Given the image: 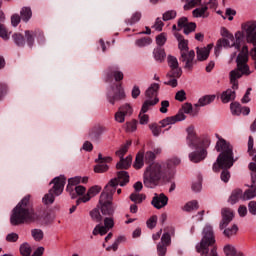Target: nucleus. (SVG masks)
I'll return each instance as SVG.
<instances>
[{"instance_id":"nucleus-12","label":"nucleus","mask_w":256,"mask_h":256,"mask_svg":"<svg viewBox=\"0 0 256 256\" xmlns=\"http://www.w3.org/2000/svg\"><path fill=\"white\" fill-rule=\"evenodd\" d=\"M121 99H125V90L123 86L119 83H115L111 85L107 90V100L111 105H115L117 101H121Z\"/></svg>"},{"instance_id":"nucleus-39","label":"nucleus","mask_w":256,"mask_h":256,"mask_svg":"<svg viewBox=\"0 0 256 256\" xmlns=\"http://www.w3.org/2000/svg\"><path fill=\"white\" fill-rule=\"evenodd\" d=\"M129 147H131V141L126 142L118 151H116V155L120 157V159H123L125 153L129 151Z\"/></svg>"},{"instance_id":"nucleus-54","label":"nucleus","mask_w":256,"mask_h":256,"mask_svg":"<svg viewBox=\"0 0 256 256\" xmlns=\"http://www.w3.org/2000/svg\"><path fill=\"white\" fill-rule=\"evenodd\" d=\"M195 29H197V24L190 22L184 27V34L189 35V33H193Z\"/></svg>"},{"instance_id":"nucleus-20","label":"nucleus","mask_w":256,"mask_h":256,"mask_svg":"<svg viewBox=\"0 0 256 256\" xmlns=\"http://www.w3.org/2000/svg\"><path fill=\"white\" fill-rule=\"evenodd\" d=\"M185 119H187V116H185L182 112H178L174 116H170L161 120L160 125L162 128H165L168 125H175V123H178V121H185Z\"/></svg>"},{"instance_id":"nucleus-4","label":"nucleus","mask_w":256,"mask_h":256,"mask_svg":"<svg viewBox=\"0 0 256 256\" xmlns=\"http://www.w3.org/2000/svg\"><path fill=\"white\" fill-rule=\"evenodd\" d=\"M220 35L223 38L217 41L216 46L214 48V53L216 57H219V55H221L223 47L224 49H231V47H234L237 50L241 49V42L243 40H239L238 37L233 36V34H231V32L227 30V28H221Z\"/></svg>"},{"instance_id":"nucleus-14","label":"nucleus","mask_w":256,"mask_h":256,"mask_svg":"<svg viewBox=\"0 0 256 256\" xmlns=\"http://www.w3.org/2000/svg\"><path fill=\"white\" fill-rule=\"evenodd\" d=\"M113 227H115V221L112 217H107L104 219V226H101L100 224L96 225L92 233L93 235H107Z\"/></svg>"},{"instance_id":"nucleus-18","label":"nucleus","mask_w":256,"mask_h":256,"mask_svg":"<svg viewBox=\"0 0 256 256\" xmlns=\"http://www.w3.org/2000/svg\"><path fill=\"white\" fill-rule=\"evenodd\" d=\"M188 157L191 163H201L207 157V149L206 147L195 149Z\"/></svg>"},{"instance_id":"nucleus-33","label":"nucleus","mask_w":256,"mask_h":256,"mask_svg":"<svg viewBox=\"0 0 256 256\" xmlns=\"http://www.w3.org/2000/svg\"><path fill=\"white\" fill-rule=\"evenodd\" d=\"M251 189H248L244 193V199L249 201L250 199H255L256 197V184H251Z\"/></svg>"},{"instance_id":"nucleus-64","label":"nucleus","mask_w":256,"mask_h":256,"mask_svg":"<svg viewBox=\"0 0 256 256\" xmlns=\"http://www.w3.org/2000/svg\"><path fill=\"white\" fill-rule=\"evenodd\" d=\"M248 209H249V213H251V215H256V202L250 201L248 204Z\"/></svg>"},{"instance_id":"nucleus-26","label":"nucleus","mask_w":256,"mask_h":256,"mask_svg":"<svg viewBox=\"0 0 256 256\" xmlns=\"http://www.w3.org/2000/svg\"><path fill=\"white\" fill-rule=\"evenodd\" d=\"M133 161V157L127 156L125 159L120 158V161L116 164L118 169H129L131 167V163Z\"/></svg>"},{"instance_id":"nucleus-30","label":"nucleus","mask_w":256,"mask_h":256,"mask_svg":"<svg viewBox=\"0 0 256 256\" xmlns=\"http://www.w3.org/2000/svg\"><path fill=\"white\" fill-rule=\"evenodd\" d=\"M241 197H243V191L242 190H234L229 198V202L231 203V205H235V203H238L239 199H241Z\"/></svg>"},{"instance_id":"nucleus-50","label":"nucleus","mask_w":256,"mask_h":256,"mask_svg":"<svg viewBox=\"0 0 256 256\" xmlns=\"http://www.w3.org/2000/svg\"><path fill=\"white\" fill-rule=\"evenodd\" d=\"M122 241H125V237L123 236L118 237L111 246H108L106 248L107 251H111V249L114 251H117V249H119V243H121Z\"/></svg>"},{"instance_id":"nucleus-63","label":"nucleus","mask_w":256,"mask_h":256,"mask_svg":"<svg viewBox=\"0 0 256 256\" xmlns=\"http://www.w3.org/2000/svg\"><path fill=\"white\" fill-rule=\"evenodd\" d=\"M169 80L164 82V85H169L170 87H177L178 82L177 79H179V77H167Z\"/></svg>"},{"instance_id":"nucleus-28","label":"nucleus","mask_w":256,"mask_h":256,"mask_svg":"<svg viewBox=\"0 0 256 256\" xmlns=\"http://www.w3.org/2000/svg\"><path fill=\"white\" fill-rule=\"evenodd\" d=\"M197 209H199V202H197V200L187 202L182 207V210H184L186 213H191V211H197Z\"/></svg>"},{"instance_id":"nucleus-16","label":"nucleus","mask_w":256,"mask_h":256,"mask_svg":"<svg viewBox=\"0 0 256 256\" xmlns=\"http://www.w3.org/2000/svg\"><path fill=\"white\" fill-rule=\"evenodd\" d=\"M168 66L170 71L166 77H181L183 75V70L179 67V60L174 56H168Z\"/></svg>"},{"instance_id":"nucleus-10","label":"nucleus","mask_w":256,"mask_h":256,"mask_svg":"<svg viewBox=\"0 0 256 256\" xmlns=\"http://www.w3.org/2000/svg\"><path fill=\"white\" fill-rule=\"evenodd\" d=\"M186 132V145H188L190 149H201L203 147H209V145H211V139L209 137L201 140V138L197 136V133H195V127H188L186 129Z\"/></svg>"},{"instance_id":"nucleus-21","label":"nucleus","mask_w":256,"mask_h":256,"mask_svg":"<svg viewBox=\"0 0 256 256\" xmlns=\"http://www.w3.org/2000/svg\"><path fill=\"white\" fill-rule=\"evenodd\" d=\"M101 192V187L99 186H92L87 193L82 196L81 198H79L77 200V205H79V203H87L89 201H91V199H93V197H95L96 195H99V193Z\"/></svg>"},{"instance_id":"nucleus-23","label":"nucleus","mask_w":256,"mask_h":256,"mask_svg":"<svg viewBox=\"0 0 256 256\" xmlns=\"http://www.w3.org/2000/svg\"><path fill=\"white\" fill-rule=\"evenodd\" d=\"M211 49H213V44H208L206 47L203 48H197L196 53L198 61H207V59H209Z\"/></svg>"},{"instance_id":"nucleus-1","label":"nucleus","mask_w":256,"mask_h":256,"mask_svg":"<svg viewBox=\"0 0 256 256\" xmlns=\"http://www.w3.org/2000/svg\"><path fill=\"white\" fill-rule=\"evenodd\" d=\"M248 62L249 48L247 46H243L241 52L236 58V69L230 71V83L232 85V89H227L222 93V103H229L230 101H234L236 97L235 91L239 89V81H237V79H241L243 75L249 77V75L253 73V70H251V68L247 64Z\"/></svg>"},{"instance_id":"nucleus-36","label":"nucleus","mask_w":256,"mask_h":256,"mask_svg":"<svg viewBox=\"0 0 256 256\" xmlns=\"http://www.w3.org/2000/svg\"><path fill=\"white\" fill-rule=\"evenodd\" d=\"M37 36V34L33 31H25V38L27 41V45L29 47H33V44L35 43V37Z\"/></svg>"},{"instance_id":"nucleus-29","label":"nucleus","mask_w":256,"mask_h":256,"mask_svg":"<svg viewBox=\"0 0 256 256\" xmlns=\"http://www.w3.org/2000/svg\"><path fill=\"white\" fill-rule=\"evenodd\" d=\"M145 165V154L143 152H138L134 162V169H142Z\"/></svg>"},{"instance_id":"nucleus-38","label":"nucleus","mask_w":256,"mask_h":256,"mask_svg":"<svg viewBox=\"0 0 256 256\" xmlns=\"http://www.w3.org/2000/svg\"><path fill=\"white\" fill-rule=\"evenodd\" d=\"M153 40L149 37L141 38L135 41L136 47H147V45H151Z\"/></svg>"},{"instance_id":"nucleus-48","label":"nucleus","mask_w":256,"mask_h":256,"mask_svg":"<svg viewBox=\"0 0 256 256\" xmlns=\"http://www.w3.org/2000/svg\"><path fill=\"white\" fill-rule=\"evenodd\" d=\"M12 39L14 43L18 45V47H23V45H25V38L21 34H14Z\"/></svg>"},{"instance_id":"nucleus-51","label":"nucleus","mask_w":256,"mask_h":256,"mask_svg":"<svg viewBox=\"0 0 256 256\" xmlns=\"http://www.w3.org/2000/svg\"><path fill=\"white\" fill-rule=\"evenodd\" d=\"M175 17H177V12L175 10H169L163 14V21H171Z\"/></svg>"},{"instance_id":"nucleus-46","label":"nucleus","mask_w":256,"mask_h":256,"mask_svg":"<svg viewBox=\"0 0 256 256\" xmlns=\"http://www.w3.org/2000/svg\"><path fill=\"white\" fill-rule=\"evenodd\" d=\"M201 1L202 0H187V4L184 5L185 11H189V9L201 5Z\"/></svg>"},{"instance_id":"nucleus-45","label":"nucleus","mask_w":256,"mask_h":256,"mask_svg":"<svg viewBox=\"0 0 256 256\" xmlns=\"http://www.w3.org/2000/svg\"><path fill=\"white\" fill-rule=\"evenodd\" d=\"M248 153L251 157H253V161L256 162V152L253 149V136H250L248 140Z\"/></svg>"},{"instance_id":"nucleus-52","label":"nucleus","mask_w":256,"mask_h":256,"mask_svg":"<svg viewBox=\"0 0 256 256\" xmlns=\"http://www.w3.org/2000/svg\"><path fill=\"white\" fill-rule=\"evenodd\" d=\"M154 58L156 61H163L165 59V50L156 49L153 52Z\"/></svg>"},{"instance_id":"nucleus-17","label":"nucleus","mask_w":256,"mask_h":256,"mask_svg":"<svg viewBox=\"0 0 256 256\" xmlns=\"http://www.w3.org/2000/svg\"><path fill=\"white\" fill-rule=\"evenodd\" d=\"M171 245V235L164 233L161 237L160 243L157 245V253L159 256H165L167 253V247Z\"/></svg>"},{"instance_id":"nucleus-62","label":"nucleus","mask_w":256,"mask_h":256,"mask_svg":"<svg viewBox=\"0 0 256 256\" xmlns=\"http://www.w3.org/2000/svg\"><path fill=\"white\" fill-rule=\"evenodd\" d=\"M164 25H165V23H163L161 18H157L155 21V24L153 25V29H155V31H163Z\"/></svg>"},{"instance_id":"nucleus-56","label":"nucleus","mask_w":256,"mask_h":256,"mask_svg":"<svg viewBox=\"0 0 256 256\" xmlns=\"http://www.w3.org/2000/svg\"><path fill=\"white\" fill-rule=\"evenodd\" d=\"M79 183H81V177L75 176L73 178H70L68 179L67 189H69V187H75V185H79Z\"/></svg>"},{"instance_id":"nucleus-42","label":"nucleus","mask_w":256,"mask_h":256,"mask_svg":"<svg viewBox=\"0 0 256 256\" xmlns=\"http://www.w3.org/2000/svg\"><path fill=\"white\" fill-rule=\"evenodd\" d=\"M90 217L96 223H100V221H102V219H103V217L101 216V213L99 212V209H97V208L90 211Z\"/></svg>"},{"instance_id":"nucleus-7","label":"nucleus","mask_w":256,"mask_h":256,"mask_svg":"<svg viewBox=\"0 0 256 256\" xmlns=\"http://www.w3.org/2000/svg\"><path fill=\"white\" fill-rule=\"evenodd\" d=\"M127 183H129V173L120 171L117 173L116 178L109 181L100 195H105L106 199L113 201V195H115V192L117 191V186L120 185V187H125Z\"/></svg>"},{"instance_id":"nucleus-35","label":"nucleus","mask_w":256,"mask_h":256,"mask_svg":"<svg viewBox=\"0 0 256 256\" xmlns=\"http://www.w3.org/2000/svg\"><path fill=\"white\" fill-rule=\"evenodd\" d=\"M209 9V7L207 6H203L201 8H196L193 10L192 15L193 17L199 18V17H207V15L205 13H207V10Z\"/></svg>"},{"instance_id":"nucleus-55","label":"nucleus","mask_w":256,"mask_h":256,"mask_svg":"<svg viewBox=\"0 0 256 256\" xmlns=\"http://www.w3.org/2000/svg\"><path fill=\"white\" fill-rule=\"evenodd\" d=\"M0 37L1 39H4V41H8L10 34L7 31V28H5V25L0 24Z\"/></svg>"},{"instance_id":"nucleus-25","label":"nucleus","mask_w":256,"mask_h":256,"mask_svg":"<svg viewBox=\"0 0 256 256\" xmlns=\"http://www.w3.org/2000/svg\"><path fill=\"white\" fill-rule=\"evenodd\" d=\"M215 101V95H205L199 98L198 102L194 104V107H207Z\"/></svg>"},{"instance_id":"nucleus-59","label":"nucleus","mask_w":256,"mask_h":256,"mask_svg":"<svg viewBox=\"0 0 256 256\" xmlns=\"http://www.w3.org/2000/svg\"><path fill=\"white\" fill-rule=\"evenodd\" d=\"M176 101L183 102L187 99V93H185V90H179L175 95Z\"/></svg>"},{"instance_id":"nucleus-53","label":"nucleus","mask_w":256,"mask_h":256,"mask_svg":"<svg viewBox=\"0 0 256 256\" xmlns=\"http://www.w3.org/2000/svg\"><path fill=\"white\" fill-rule=\"evenodd\" d=\"M156 43L159 45V47H163L165 43H167V34L161 33L156 37Z\"/></svg>"},{"instance_id":"nucleus-19","label":"nucleus","mask_w":256,"mask_h":256,"mask_svg":"<svg viewBox=\"0 0 256 256\" xmlns=\"http://www.w3.org/2000/svg\"><path fill=\"white\" fill-rule=\"evenodd\" d=\"M167 203H169V198L164 193H155L151 201V205L155 209H163V207H167Z\"/></svg>"},{"instance_id":"nucleus-8","label":"nucleus","mask_w":256,"mask_h":256,"mask_svg":"<svg viewBox=\"0 0 256 256\" xmlns=\"http://www.w3.org/2000/svg\"><path fill=\"white\" fill-rule=\"evenodd\" d=\"M221 215H222V220L220 221L219 229L221 231H223L224 229L223 231L224 237H227L228 239H231V237H235V235H237V231H239V227H237V225L234 224L231 227L227 228L229 223H231V221H233V218L235 217V214H233V210L229 208H224L221 211Z\"/></svg>"},{"instance_id":"nucleus-47","label":"nucleus","mask_w":256,"mask_h":256,"mask_svg":"<svg viewBox=\"0 0 256 256\" xmlns=\"http://www.w3.org/2000/svg\"><path fill=\"white\" fill-rule=\"evenodd\" d=\"M20 253L23 256H29L31 255V245H29V243H23L20 246Z\"/></svg>"},{"instance_id":"nucleus-41","label":"nucleus","mask_w":256,"mask_h":256,"mask_svg":"<svg viewBox=\"0 0 256 256\" xmlns=\"http://www.w3.org/2000/svg\"><path fill=\"white\" fill-rule=\"evenodd\" d=\"M109 170V166L103 162L98 161V165L94 166L95 173H105Z\"/></svg>"},{"instance_id":"nucleus-31","label":"nucleus","mask_w":256,"mask_h":256,"mask_svg":"<svg viewBox=\"0 0 256 256\" xmlns=\"http://www.w3.org/2000/svg\"><path fill=\"white\" fill-rule=\"evenodd\" d=\"M224 253L226 256H243V253H241V252L237 253L235 246L230 245V244H228L224 247Z\"/></svg>"},{"instance_id":"nucleus-27","label":"nucleus","mask_w":256,"mask_h":256,"mask_svg":"<svg viewBox=\"0 0 256 256\" xmlns=\"http://www.w3.org/2000/svg\"><path fill=\"white\" fill-rule=\"evenodd\" d=\"M20 17L22 21L27 23L31 19V17H33V11L31 10V7H23L20 10Z\"/></svg>"},{"instance_id":"nucleus-13","label":"nucleus","mask_w":256,"mask_h":256,"mask_svg":"<svg viewBox=\"0 0 256 256\" xmlns=\"http://www.w3.org/2000/svg\"><path fill=\"white\" fill-rule=\"evenodd\" d=\"M180 61L184 63V69L193 71V67H195V51L188 50L187 52H182L180 54Z\"/></svg>"},{"instance_id":"nucleus-11","label":"nucleus","mask_w":256,"mask_h":256,"mask_svg":"<svg viewBox=\"0 0 256 256\" xmlns=\"http://www.w3.org/2000/svg\"><path fill=\"white\" fill-rule=\"evenodd\" d=\"M159 83H152L145 91L146 100L143 102V111H149L151 107H155L159 103Z\"/></svg>"},{"instance_id":"nucleus-49","label":"nucleus","mask_w":256,"mask_h":256,"mask_svg":"<svg viewBox=\"0 0 256 256\" xmlns=\"http://www.w3.org/2000/svg\"><path fill=\"white\" fill-rule=\"evenodd\" d=\"M119 111H121L124 116L129 117L133 113V108H131V105L125 104L119 108Z\"/></svg>"},{"instance_id":"nucleus-61","label":"nucleus","mask_w":256,"mask_h":256,"mask_svg":"<svg viewBox=\"0 0 256 256\" xmlns=\"http://www.w3.org/2000/svg\"><path fill=\"white\" fill-rule=\"evenodd\" d=\"M144 161L145 163H153V161H155V153L151 151L146 152L144 155Z\"/></svg>"},{"instance_id":"nucleus-37","label":"nucleus","mask_w":256,"mask_h":256,"mask_svg":"<svg viewBox=\"0 0 256 256\" xmlns=\"http://www.w3.org/2000/svg\"><path fill=\"white\" fill-rule=\"evenodd\" d=\"M31 236L33 237L34 241H43L45 234L43 233V230L35 228L31 230Z\"/></svg>"},{"instance_id":"nucleus-6","label":"nucleus","mask_w":256,"mask_h":256,"mask_svg":"<svg viewBox=\"0 0 256 256\" xmlns=\"http://www.w3.org/2000/svg\"><path fill=\"white\" fill-rule=\"evenodd\" d=\"M67 183V178L65 175H60L55 177L51 182L53 187L46 193L42 198V203L44 205H53L55 203V197H59L65 189V184Z\"/></svg>"},{"instance_id":"nucleus-34","label":"nucleus","mask_w":256,"mask_h":256,"mask_svg":"<svg viewBox=\"0 0 256 256\" xmlns=\"http://www.w3.org/2000/svg\"><path fill=\"white\" fill-rule=\"evenodd\" d=\"M108 77H114L115 81H123V72L117 70V68L110 69Z\"/></svg>"},{"instance_id":"nucleus-3","label":"nucleus","mask_w":256,"mask_h":256,"mask_svg":"<svg viewBox=\"0 0 256 256\" xmlns=\"http://www.w3.org/2000/svg\"><path fill=\"white\" fill-rule=\"evenodd\" d=\"M31 196H25L19 204L13 209L10 216V223L13 226L23 225V223H39L43 219L40 211H35L31 207L29 200Z\"/></svg>"},{"instance_id":"nucleus-32","label":"nucleus","mask_w":256,"mask_h":256,"mask_svg":"<svg viewBox=\"0 0 256 256\" xmlns=\"http://www.w3.org/2000/svg\"><path fill=\"white\" fill-rule=\"evenodd\" d=\"M145 199H147V196H145V194H139V192H133L130 195V200L133 203H143Z\"/></svg>"},{"instance_id":"nucleus-22","label":"nucleus","mask_w":256,"mask_h":256,"mask_svg":"<svg viewBox=\"0 0 256 256\" xmlns=\"http://www.w3.org/2000/svg\"><path fill=\"white\" fill-rule=\"evenodd\" d=\"M230 109L232 115H249L251 113V109L249 107H242L241 104L234 102L230 104Z\"/></svg>"},{"instance_id":"nucleus-15","label":"nucleus","mask_w":256,"mask_h":256,"mask_svg":"<svg viewBox=\"0 0 256 256\" xmlns=\"http://www.w3.org/2000/svg\"><path fill=\"white\" fill-rule=\"evenodd\" d=\"M99 205L102 215H113L115 213V208L113 207V200L107 199V196L100 195Z\"/></svg>"},{"instance_id":"nucleus-24","label":"nucleus","mask_w":256,"mask_h":256,"mask_svg":"<svg viewBox=\"0 0 256 256\" xmlns=\"http://www.w3.org/2000/svg\"><path fill=\"white\" fill-rule=\"evenodd\" d=\"M176 40L178 41V49L180 51V54L186 53L189 50V40H186L183 35L179 33L174 34Z\"/></svg>"},{"instance_id":"nucleus-58","label":"nucleus","mask_w":256,"mask_h":256,"mask_svg":"<svg viewBox=\"0 0 256 256\" xmlns=\"http://www.w3.org/2000/svg\"><path fill=\"white\" fill-rule=\"evenodd\" d=\"M191 111H193V105H191L190 103H185L182 106V109L179 111V113H183V115H189V113H191Z\"/></svg>"},{"instance_id":"nucleus-43","label":"nucleus","mask_w":256,"mask_h":256,"mask_svg":"<svg viewBox=\"0 0 256 256\" xmlns=\"http://www.w3.org/2000/svg\"><path fill=\"white\" fill-rule=\"evenodd\" d=\"M141 21V12H136L132 15L131 19L126 20L127 25H135Z\"/></svg>"},{"instance_id":"nucleus-5","label":"nucleus","mask_w":256,"mask_h":256,"mask_svg":"<svg viewBox=\"0 0 256 256\" xmlns=\"http://www.w3.org/2000/svg\"><path fill=\"white\" fill-rule=\"evenodd\" d=\"M163 177V166L159 163L149 165L144 171L143 183L148 189H155Z\"/></svg>"},{"instance_id":"nucleus-44","label":"nucleus","mask_w":256,"mask_h":256,"mask_svg":"<svg viewBox=\"0 0 256 256\" xmlns=\"http://www.w3.org/2000/svg\"><path fill=\"white\" fill-rule=\"evenodd\" d=\"M124 129L127 133H133V131H137V121L127 122L124 125Z\"/></svg>"},{"instance_id":"nucleus-2","label":"nucleus","mask_w":256,"mask_h":256,"mask_svg":"<svg viewBox=\"0 0 256 256\" xmlns=\"http://www.w3.org/2000/svg\"><path fill=\"white\" fill-rule=\"evenodd\" d=\"M215 149L220 154L213 164V171L217 173L220 169H223L220 176L221 181L228 183L229 179H231V174L228 169H231V166L237 161V159L233 157V146L225 139L218 137Z\"/></svg>"},{"instance_id":"nucleus-9","label":"nucleus","mask_w":256,"mask_h":256,"mask_svg":"<svg viewBox=\"0 0 256 256\" xmlns=\"http://www.w3.org/2000/svg\"><path fill=\"white\" fill-rule=\"evenodd\" d=\"M235 37L239 40L246 38L247 43L251 45H256V21L250 20L242 23L241 31L235 33Z\"/></svg>"},{"instance_id":"nucleus-40","label":"nucleus","mask_w":256,"mask_h":256,"mask_svg":"<svg viewBox=\"0 0 256 256\" xmlns=\"http://www.w3.org/2000/svg\"><path fill=\"white\" fill-rule=\"evenodd\" d=\"M146 113L147 111H143V104H142V108L139 114L140 125H147V123H149V115H147Z\"/></svg>"},{"instance_id":"nucleus-57","label":"nucleus","mask_w":256,"mask_h":256,"mask_svg":"<svg viewBox=\"0 0 256 256\" xmlns=\"http://www.w3.org/2000/svg\"><path fill=\"white\" fill-rule=\"evenodd\" d=\"M125 117V114L121 110H118L115 113L114 119L117 123H125Z\"/></svg>"},{"instance_id":"nucleus-60","label":"nucleus","mask_w":256,"mask_h":256,"mask_svg":"<svg viewBox=\"0 0 256 256\" xmlns=\"http://www.w3.org/2000/svg\"><path fill=\"white\" fill-rule=\"evenodd\" d=\"M150 130L152 131L154 137H159V135H161V127H159L157 124H151Z\"/></svg>"}]
</instances>
